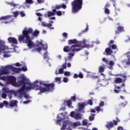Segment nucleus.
I'll list each match as a JSON object with an SVG mask.
<instances>
[{"label": "nucleus", "mask_w": 130, "mask_h": 130, "mask_svg": "<svg viewBox=\"0 0 130 130\" xmlns=\"http://www.w3.org/2000/svg\"><path fill=\"white\" fill-rule=\"evenodd\" d=\"M20 78L22 81H19L15 83L18 85V86H22V87L18 90L14 91L9 89L7 87L3 88V91L6 93H13L15 96L22 98L23 96L26 100L31 99L29 94H26L27 91L30 90H39L41 93H45V92H52L54 90V84L48 83L47 81H42L39 80H36L34 83H31L29 79L27 78L24 74L20 75Z\"/></svg>", "instance_id": "f257e3e1"}, {"label": "nucleus", "mask_w": 130, "mask_h": 130, "mask_svg": "<svg viewBox=\"0 0 130 130\" xmlns=\"http://www.w3.org/2000/svg\"><path fill=\"white\" fill-rule=\"evenodd\" d=\"M33 29L32 28H24L22 31V35H20L18 37L19 42H23V43H27L28 48H33L34 47V43L31 41L29 34H32Z\"/></svg>", "instance_id": "f03ea898"}, {"label": "nucleus", "mask_w": 130, "mask_h": 130, "mask_svg": "<svg viewBox=\"0 0 130 130\" xmlns=\"http://www.w3.org/2000/svg\"><path fill=\"white\" fill-rule=\"evenodd\" d=\"M6 66L5 67H1L0 68V80L2 81H4V82H6V85H8V84H10L11 85H12V86H14V87H18L19 85L18 84L16 83V77L14 76H3L4 75H8L9 73H4V72H5V69H6ZM0 86L1 87H5V84H3L0 81Z\"/></svg>", "instance_id": "7ed1b4c3"}, {"label": "nucleus", "mask_w": 130, "mask_h": 130, "mask_svg": "<svg viewBox=\"0 0 130 130\" xmlns=\"http://www.w3.org/2000/svg\"><path fill=\"white\" fill-rule=\"evenodd\" d=\"M13 48H11L6 45V42L0 39V52L4 53L3 56L4 57H10L11 56V53L12 52H18L16 50L17 48V46L13 45H11Z\"/></svg>", "instance_id": "20e7f679"}, {"label": "nucleus", "mask_w": 130, "mask_h": 130, "mask_svg": "<svg viewBox=\"0 0 130 130\" xmlns=\"http://www.w3.org/2000/svg\"><path fill=\"white\" fill-rule=\"evenodd\" d=\"M36 49H32L31 51L32 52H35V51H38V52H40V51H42L43 52H45L44 53V58L45 60H48V55H49V53L47 52V44L43 45L42 44V42H38L37 43V46H35Z\"/></svg>", "instance_id": "39448f33"}, {"label": "nucleus", "mask_w": 130, "mask_h": 130, "mask_svg": "<svg viewBox=\"0 0 130 130\" xmlns=\"http://www.w3.org/2000/svg\"><path fill=\"white\" fill-rule=\"evenodd\" d=\"M86 40H83V41H78L76 39L70 40L68 41V44L72 45V44H75L77 45V48H92L94 46L93 44L90 45L89 44H86Z\"/></svg>", "instance_id": "423d86ee"}, {"label": "nucleus", "mask_w": 130, "mask_h": 130, "mask_svg": "<svg viewBox=\"0 0 130 130\" xmlns=\"http://www.w3.org/2000/svg\"><path fill=\"white\" fill-rule=\"evenodd\" d=\"M79 109L78 110H76L77 113L75 112H72L71 113V117H73L75 119H80L82 118V115L80 113H84V107H85V103H80L78 104Z\"/></svg>", "instance_id": "0eeeda50"}, {"label": "nucleus", "mask_w": 130, "mask_h": 130, "mask_svg": "<svg viewBox=\"0 0 130 130\" xmlns=\"http://www.w3.org/2000/svg\"><path fill=\"white\" fill-rule=\"evenodd\" d=\"M82 123L81 122H76L72 123L69 120H65L63 121V125L61 128V129H69L71 130L72 128H75L76 126H80Z\"/></svg>", "instance_id": "6e6552de"}, {"label": "nucleus", "mask_w": 130, "mask_h": 130, "mask_svg": "<svg viewBox=\"0 0 130 130\" xmlns=\"http://www.w3.org/2000/svg\"><path fill=\"white\" fill-rule=\"evenodd\" d=\"M6 68L4 69L3 74H10V71H12L15 73H20L21 71H23V72H26L27 71V67H23L22 68L14 67L13 65H7L6 66Z\"/></svg>", "instance_id": "1a4fd4ad"}, {"label": "nucleus", "mask_w": 130, "mask_h": 130, "mask_svg": "<svg viewBox=\"0 0 130 130\" xmlns=\"http://www.w3.org/2000/svg\"><path fill=\"white\" fill-rule=\"evenodd\" d=\"M83 0H74L72 3V13H78L82 9Z\"/></svg>", "instance_id": "9d476101"}, {"label": "nucleus", "mask_w": 130, "mask_h": 130, "mask_svg": "<svg viewBox=\"0 0 130 130\" xmlns=\"http://www.w3.org/2000/svg\"><path fill=\"white\" fill-rule=\"evenodd\" d=\"M77 45H73L71 48L69 46H65L63 48V51L64 52H70L71 51H74V52H78L80 50H82V48H78Z\"/></svg>", "instance_id": "9b49d317"}, {"label": "nucleus", "mask_w": 130, "mask_h": 130, "mask_svg": "<svg viewBox=\"0 0 130 130\" xmlns=\"http://www.w3.org/2000/svg\"><path fill=\"white\" fill-rule=\"evenodd\" d=\"M17 103L18 102L17 101H12L10 103V104H9V103L7 101L4 102V104L7 108H10V107H17Z\"/></svg>", "instance_id": "f8f14e48"}, {"label": "nucleus", "mask_w": 130, "mask_h": 130, "mask_svg": "<svg viewBox=\"0 0 130 130\" xmlns=\"http://www.w3.org/2000/svg\"><path fill=\"white\" fill-rule=\"evenodd\" d=\"M103 61H104L105 63L107 64V68L109 69L110 70H113V66H114V61H110L109 62H108V60H106L105 58H103Z\"/></svg>", "instance_id": "ddd939ff"}, {"label": "nucleus", "mask_w": 130, "mask_h": 130, "mask_svg": "<svg viewBox=\"0 0 130 130\" xmlns=\"http://www.w3.org/2000/svg\"><path fill=\"white\" fill-rule=\"evenodd\" d=\"M57 120L56 121L57 124H59L60 125H61V124H60V122L62 121V120L66 119V116L63 115V114L61 113L57 115Z\"/></svg>", "instance_id": "4468645a"}, {"label": "nucleus", "mask_w": 130, "mask_h": 130, "mask_svg": "<svg viewBox=\"0 0 130 130\" xmlns=\"http://www.w3.org/2000/svg\"><path fill=\"white\" fill-rule=\"evenodd\" d=\"M2 94L1 96L2 97V98H3L4 99H5V98H7V94H10L8 96H9V99H12V94H13V95H14V96H15L16 97H17V98H19V99H21L22 98H20L18 96H17V95H15V94L14 93H8L7 92H4L3 91V88L2 89ZM7 93V94H6Z\"/></svg>", "instance_id": "2eb2a0df"}, {"label": "nucleus", "mask_w": 130, "mask_h": 130, "mask_svg": "<svg viewBox=\"0 0 130 130\" xmlns=\"http://www.w3.org/2000/svg\"><path fill=\"white\" fill-rule=\"evenodd\" d=\"M66 69H67V65L66 64V63L63 64L61 68L59 69L58 71L57 70L55 71V74L59 75V74H63V70H65Z\"/></svg>", "instance_id": "dca6fc26"}, {"label": "nucleus", "mask_w": 130, "mask_h": 130, "mask_svg": "<svg viewBox=\"0 0 130 130\" xmlns=\"http://www.w3.org/2000/svg\"><path fill=\"white\" fill-rule=\"evenodd\" d=\"M8 42L11 43L12 44H18V41L15 38L9 37L8 39Z\"/></svg>", "instance_id": "f3484780"}, {"label": "nucleus", "mask_w": 130, "mask_h": 130, "mask_svg": "<svg viewBox=\"0 0 130 130\" xmlns=\"http://www.w3.org/2000/svg\"><path fill=\"white\" fill-rule=\"evenodd\" d=\"M126 57L127 58V61H125V60H122V63L126 62V64L129 66L130 64V52H128L125 54Z\"/></svg>", "instance_id": "a211bd4d"}, {"label": "nucleus", "mask_w": 130, "mask_h": 130, "mask_svg": "<svg viewBox=\"0 0 130 130\" xmlns=\"http://www.w3.org/2000/svg\"><path fill=\"white\" fill-rule=\"evenodd\" d=\"M61 8L62 9H67V5H66L65 4H62L61 5H56L54 7V10H55V11H56V10H59V9H61Z\"/></svg>", "instance_id": "6ab92c4d"}, {"label": "nucleus", "mask_w": 130, "mask_h": 130, "mask_svg": "<svg viewBox=\"0 0 130 130\" xmlns=\"http://www.w3.org/2000/svg\"><path fill=\"white\" fill-rule=\"evenodd\" d=\"M64 105H67L69 108H73L71 100L64 101Z\"/></svg>", "instance_id": "aec40b11"}, {"label": "nucleus", "mask_w": 130, "mask_h": 130, "mask_svg": "<svg viewBox=\"0 0 130 130\" xmlns=\"http://www.w3.org/2000/svg\"><path fill=\"white\" fill-rule=\"evenodd\" d=\"M56 12V10H55V9H53L52 12L50 11L48 12L47 17H52V16H55Z\"/></svg>", "instance_id": "412c9836"}, {"label": "nucleus", "mask_w": 130, "mask_h": 130, "mask_svg": "<svg viewBox=\"0 0 130 130\" xmlns=\"http://www.w3.org/2000/svg\"><path fill=\"white\" fill-rule=\"evenodd\" d=\"M13 16L11 15H7L6 16H2L0 17V21H3L5 20H9V19L12 18Z\"/></svg>", "instance_id": "4be33fe9"}, {"label": "nucleus", "mask_w": 130, "mask_h": 130, "mask_svg": "<svg viewBox=\"0 0 130 130\" xmlns=\"http://www.w3.org/2000/svg\"><path fill=\"white\" fill-rule=\"evenodd\" d=\"M105 52L107 55H111L112 54V50L110 48H107L105 50Z\"/></svg>", "instance_id": "5701e85b"}, {"label": "nucleus", "mask_w": 130, "mask_h": 130, "mask_svg": "<svg viewBox=\"0 0 130 130\" xmlns=\"http://www.w3.org/2000/svg\"><path fill=\"white\" fill-rule=\"evenodd\" d=\"M75 55V53H70L69 54V57L68 58H65L66 61H68V60H72V58Z\"/></svg>", "instance_id": "b1692460"}, {"label": "nucleus", "mask_w": 130, "mask_h": 130, "mask_svg": "<svg viewBox=\"0 0 130 130\" xmlns=\"http://www.w3.org/2000/svg\"><path fill=\"white\" fill-rule=\"evenodd\" d=\"M123 31H124V30L123 29V27L118 26L117 27V31H116V34H117V33H119V32H123Z\"/></svg>", "instance_id": "393cba45"}, {"label": "nucleus", "mask_w": 130, "mask_h": 130, "mask_svg": "<svg viewBox=\"0 0 130 130\" xmlns=\"http://www.w3.org/2000/svg\"><path fill=\"white\" fill-rule=\"evenodd\" d=\"M106 127L109 129L111 128V127H113V123H112V122H109L107 123Z\"/></svg>", "instance_id": "a878e982"}, {"label": "nucleus", "mask_w": 130, "mask_h": 130, "mask_svg": "<svg viewBox=\"0 0 130 130\" xmlns=\"http://www.w3.org/2000/svg\"><path fill=\"white\" fill-rule=\"evenodd\" d=\"M114 92L115 93H119L120 92V87L119 86H116L114 89Z\"/></svg>", "instance_id": "bb28decb"}, {"label": "nucleus", "mask_w": 130, "mask_h": 130, "mask_svg": "<svg viewBox=\"0 0 130 130\" xmlns=\"http://www.w3.org/2000/svg\"><path fill=\"white\" fill-rule=\"evenodd\" d=\"M39 34V31L38 30H35L32 34V36L33 37H37Z\"/></svg>", "instance_id": "cd10ccee"}, {"label": "nucleus", "mask_w": 130, "mask_h": 130, "mask_svg": "<svg viewBox=\"0 0 130 130\" xmlns=\"http://www.w3.org/2000/svg\"><path fill=\"white\" fill-rule=\"evenodd\" d=\"M115 83H119L122 82V79L120 78H116L115 79Z\"/></svg>", "instance_id": "c85d7f7f"}, {"label": "nucleus", "mask_w": 130, "mask_h": 130, "mask_svg": "<svg viewBox=\"0 0 130 130\" xmlns=\"http://www.w3.org/2000/svg\"><path fill=\"white\" fill-rule=\"evenodd\" d=\"M55 81L58 83V84H60V82L61 81V78L60 77H56L55 78Z\"/></svg>", "instance_id": "c756f323"}, {"label": "nucleus", "mask_w": 130, "mask_h": 130, "mask_svg": "<svg viewBox=\"0 0 130 130\" xmlns=\"http://www.w3.org/2000/svg\"><path fill=\"white\" fill-rule=\"evenodd\" d=\"M88 77H90L91 78H92L93 79H95L96 78H98V76H94L93 75V73H89V74H87Z\"/></svg>", "instance_id": "7c9ffc66"}, {"label": "nucleus", "mask_w": 130, "mask_h": 130, "mask_svg": "<svg viewBox=\"0 0 130 130\" xmlns=\"http://www.w3.org/2000/svg\"><path fill=\"white\" fill-rule=\"evenodd\" d=\"M95 110L98 112V113H99L100 111H103V109H100V107L99 106L95 107Z\"/></svg>", "instance_id": "2f4dec72"}, {"label": "nucleus", "mask_w": 130, "mask_h": 130, "mask_svg": "<svg viewBox=\"0 0 130 130\" xmlns=\"http://www.w3.org/2000/svg\"><path fill=\"white\" fill-rule=\"evenodd\" d=\"M82 123L83 125H89V123H88L87 120H83L82 121Z\"/></svg>", "instance_id": "473e14b6"}, {"label": "nucleus", "mask_w": 130, "mask_h": 130, "mask_svg": "<svg viewBox=\"0 0 130 130\" xmlns=\"http://www.w3.org/2000/svg\"><path fill=\"white\" fill-rule=\"evenodd\" d=\"M104 69H105V66L100 67H99V72H100V73H103V72H104Z\"/></svg>", "instance_id": "72a5a7b5"}, {"label": "nucleus", "mask_w": 130, "mask_h": 130, "mask_svg": "<svg viewBox=\"0 0 130 130\" xmlns=\"http://www.w3.org/2000/svg\"><path fill=\"white\" fill-rule=\"evenodd\" d=\"M64 75L66 77H70L71 76V72L66 71L63 73Z\"/></svg>", "instance_id": "f704fd0d"}, {"label": "nucleus", "mask_w": 130, "mask_h": 130, "mask_svg": "<svg viewBox=\"0 0 130 130\" xmlns=\"http://www.w3.org/2000/svg\"><path fill=\"white\" fill-rule=\"evenodd\" d=\"M105 14H107V15L110 14V10L108 9V8H105Z\"/></svg>", "instance_id": "c9c22d12"}, {"label": "nucleus", "mask_w": 130, "mask_h": 130, "mask_svg": "<svg viewBox=\"0 0 130 130\" xmlns=\"http://www.w3.org/2000/svg\"><path fill=\"white\" fill-rule=\"evenodd\" d=\"M94 116H95L94 114L91 115L89 117V119L90 121H92V120H94Z\"/></svg>", "instance_id": "e433bc0d"}, {"label": "nucleus", "mask_w": 130, "mask_h": 130, "mask_svg": "<svg viewBox=\"0 0 130 130\" xmlns=\"http://www.w3.org/2000/svg\"><path fill=\"white\" fill-rule=\"evenodd\" d=\"M50 23H47L46 27H48L49 28V27H51L52 26V24H53V21H50Z\"/></svg>", "instance_id": "4c0bfd02"}, {"label": "nucleus", "mask_w": 130, "mask_h": 130, "mask_svg": "<svg viewBox=\"0 0 130 130\" xmlns=\"http://www.w3.org/2000/svg\"><path fill=\"white\" fill-rule=\"evenodd\" d=\"M13 15H14V17L15 18L18 17V15H19V12L16 11V12H13Z\"/></svg>", "instance_id": "58836bf2"}, {"label": "nucleus", "mask_w": 130, "mask_h": 130, "mask_svg": "<svg viewBox=\"0 0 130 130\" xmlns=\"http://www.w3.org/2000/svg\"><path fill=\"white\" fill-rule=\"evenodd\" d=\"M63 82L64 83H68L69 82V78H68L67 77H64L63 78Z\"/></svg>", "instance_id": "ea45409f"}, {"label": "nucleus", "mask_w": 130, "mask_h": 130, "mask_svg": "<svg viewBox=\"0 0 130 130\" xmlns=\"http://www.w3.org/2000/svg\"><path fill=\"white\" fill-rule=\"evenodd\" d=\"M56 15L57 16H61V15H62V12L60 11H57Z\"/></svg>", "instance_id": "a19ab883"}, {"label": "nucleus", "mask_w": 130, "mask_h": 130, "mask_svg": "<svg viewBox=\"0 0 130 130\" xmlns=\"http://www.w3.org/2000/svg\"><path fill=\"white\" fill-rule=\"evenodd\" d=\"M20 15H21V17H25L26 16V14H25V12H24V11L20 12Z\"/></svg>", "instance_id": "79ce46f5"}, {"label": "nucleus", "mask_w": 130, "mask_h": 130, "mask_svg": "<svg viewBox=\"0 0 130 130\" xmlns=\"http://www.w3.org/2000/svg\"><path fill=\"white\" fill-rule=\"evenodd\" d=\"M26 4H33V0H26Z\"/></svg>", "instance_id": "37998d69"}, {"label": "nucleus", "mask_w": 130, "mask_h": 130, "mask_svg": "<svg viewBox=\"0 0 130 130\" xmlns=\"http://www.w3.org/2000/svg\"><path fill=\"white\" fill-rule=\"evenodd\" d=\"M30 103H31V100H27L26 101H24L23 102V104H28Z\"/></svg>", "instance_id": "c03bdc74"}, {"label": "nucleus", "mask_w": 130, "mask_h": 130, "mask_svg": "<svg viewBox=\"0 0 130 130\" xmlns=\"http://www.w3.org/2000/svg\"><path fill=\"white\" fill-rule=\"evenodd\" d=\"M89 30V25L86 24V28L84 29V32H87Z\"/></svg>", "instance_id": "a18cd8bd"}, {"label": "nucleus", "mask_w": 130, "mask_h": 130, "mask_svg": "<svg viewBox=\"0 0 130 130\" xmlns=\"http://www.w3.org/2000/svg\"><path fill=\"white\" fill-rule=\"evenodd\" d=\"M117 121L114 120L113 121V123L115 125H116V124H117V122H119V121H120V120H118V119L117 118Z\"/></svg>", "instance_id": "49530a36"}, {"label": "nucleus", "mask_w": 130, "mask_h": 130, "mask_svg": "<svg viewBox=\"0 0 130 130\" xmlns=\"http://www.w3.org/2000/svg\"><path fill=\"white\" fill-rule=\"evenodd\" d=\"M62 36L63 37H64V38H66V39L68 38V34L66 32L63 33Z\"/></svg>", "instance_id": "de8ad7c7"}, {"label": "nucleus", "mask_w": 130, "mask_h": 130, "mask_svg": "<svg viewBox=\"0 0 130 130\" xmlns=\"http://www.w3.org/2000/svg\"><path fill=\"white\" fill-rule=\"evenodd\" d=\"M78 77L79 78H80L81 79H83V78H84V75H83V74L80 73H79Z\"/></svg>", "instance_id": "09e8293b"}, {"label": "nucleus", "mask_w": 130, "mask_h": 130, "mask_svg": "<svg viewBox=\"0 0 130 130\" xmlns=\"http://www.w3.org/2000/svg\"><path fill=\"white\" fill-rule=\"evenodd\" d=\"M38 4H43L44 3V0H37Z\"/></svg>", "instance_id": "8fccbe9b"}, {"label": "nucleus", "mask_w": 130, "mask_h": 130, "mask_svg": "<svg viewBox=\"0 0 130 130\" xmlns=\"http://www.w3.org/2000/svg\"><path fill=\"white\" fill-rule=\"evenodd\" d=\"M87 103L89 105H93V103L92 102V100H88Z\"/></svg>", "instance_id": "3c124183"}, {"label": "nucleus", "mask_w": 130, "mask_h": 130, "mask_svg": "<svg viewBox=\"0 0 130 130\" xmlns=\"http://www.w3.org/2000/svg\"><path fill=\"white\" fill-rule=\"evenodd\" d=\"M117 48V46L116 45H112V49H116Z\"/></svg>", "instance_id": "603ef678"}, {"label": "nucleus", "mask_w": 130, "mask_h": 130, "mask_svg": "<svg viewBox=\"0 0 130 130\" xmlns=\"http://www.w3.org/2000/svg\"><path fill=\"white\" fill-rule=\"evenodd\" d=\"M9 4H10L11 6H12L13 7H14V8H15L16 6H18V5L15 4L14 3H9Z\"/></svg>", "instance_id": "864d4df0"}, {"label": "nucleus", "mask_w": 130, "mask_h": 130, "mask_svg": "<svg viewBox=\"0 0 130 130\" xmlns=\"http://www.w3.org/2000/svg\"><path fill=\"white\" fill-rule=\"evenodd\" d=\"M99 105H100V107H103V106H104V102H101Z\"/></svg>", "instance_id": "5fc2aeb1"}, {"label": "nucleus", "mask_w": 130, "mask_h": 130, "mask_svg": "<svg viewBox=\"0 0 130 130\" xmlns=\"http://www.w3.org/2000/svg\"><path fill=\"white\" fill-rule=\"evenodd\" d=\"M14 66H15L16 67H21L22 64H20V63L17 62L15 64H14Z\"/></svg>", "instance_id": "6e6d98bb"}, {"label": "nucleus", "mask_w": 130, "mask_h": 130, "mask_svg": "<svg viewBox=\"0 0 130 130\" xmlns=\"http://www.w3.org/2000/svg\"><path fill=\"white\" fill-rule=\"evenodd\" d=\"M42 26H43L44 27H46L47 23H46L45 22H42Z\"/></svg>", "instance_id": "4d7b16f0"}, {"label": "nucleus", "mask_w": 130, "mask_h": 130, "mask_svg": "<svg viewBox=\"0 0 130 130\" xmlns=\"http://www.w3.org/2000/svg\"><path fill=\"white\" fill-rule=\"evenodd\" d=\"M36 14L38 16V17H42V14L40 13H36Z\"/></svg>", "instance_id": "13d9d810"}, {"label": "nucleus", "mask_w": 130, "mask_h": 130, "mask_svg": "<svg viewBox=\"0 0 130 130\" xmlns=\"http://www.w3.org/2000/svg\"><path fill=\"white\" fill-rule=\"evenodd\" d=\"M79 77V75L77 74H75L73 76V78H74V79H77V78H78Z\"/></svg>", "instance_id": "bf43d9fd"}, {"label": "nucleus", "mask_w": 130, "mask_h": 130, "mask_svg": "<svg viewBox=\"0 0 130 130\" xmlns=\"http://www.w3.org/2000/svg\"><path fill=\"white\" fill-rule=\"evenodd\" d=\"M71 100H72V101H75L76 100V96H73L71 97Z\"/></svg>", "instance_id": "052dcab7"}, {"label": "nucleus", "mask_w": 130, "mask_h": 130, "mask_svg": "<svg viewBox=\"0 0 130 130\" xmlns=\"http://www.w3.org/2000/svg\"><path fill=\"white\" fill-rule=\"evenodd\" d=\"M110 6V5L108 3H107V4H106V5H105V8H108V7H109Z\"/></svg>", "instance_id": "680f3d73"}, {"label": "nucleus", "mask_w": 130, "mask_h": 130, "mask_svg": "<svg viewBox=\"0 0 130 130\" xmlns=\"http://www.w3.org/2000/svg\"><path fill=\"white\" fill-rule=\"evenodd\" d=\"M4 105H5V104H0V108H3V107H4Z\"/></svg>", "instance_id": "e2e57ef3"}, {"label": "nucleus", "mask_w": 130, "mask_h": 130, "mask_svg": "<svg viewBox=\"0 0 130 130\" xmlns=\"http://www.w3.org/2000/svg\"><path fill=\"white\" fill-rule=\"evenodd\" d=\"M111 44H113V41H111L109 44V46H110Z\"/></svg>", "instance_id": "0e129e2a"}, {"label": "nucleus", "mask_w": 130, "mask_h": 130, "mask_svg": "<svg viewBox=\"0 0 130 130\" xmlns=\"http://www.w3.org/2000/svg\"><path fill=\"white\" fill-rule=\"evenodd\" d=\"M50 20H55V17H52L49 18Z\"/></svg>", "instance_id": "69168bd1"}, {"label": "nucleus", "mask_w": 130, "mask_h": 130, "mask_svg": "<svg viewBox=\"0 0 130 130\" xmlns=\"http://www.w3.org/2000/svg\"><path fill=\"white\" fill-rule=\"evenodd\" d=\"M67 67H68V68H71V63H68L67 64Z\"/></svg>", "instance_id": "338daca9"}, {"label": "nucleus", "mask_w": 130, "mask_h": 130, "mask_svg": "<svg viewBox=\"0 0 130 130\" xmlns=\"http://www.w3.org/2000/svg\"><path fill=\"white\" fill-rule=\"evenodd\" d=\"M90 112L94 113L95 112V111L94 109H91V110H90Z\"/></svg>", "instance_id": "774afa93"}]
</instances>
